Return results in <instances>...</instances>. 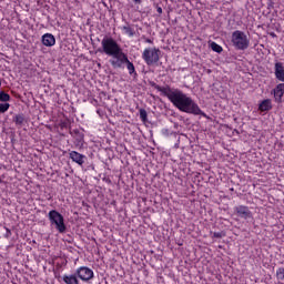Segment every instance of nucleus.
Wrapping results in <instances>:
<instances>
[{
    "label": "nucleus",
    "instance_id": "f257e3e1",
    "mask_svg": "<svg viewBox=\"0 0 284 284\" xmlns=\"http://www.w3.org/2000/svg\"><path fill=\"white\" fill-rule=\"evenodd\" d=\"M101 45H102V52H104L106 57H111V59L109 60V63L111 65L118 62L125 54L123 52V49H121V45H119L116 40L112 38H104L101 41Z\"/></svg>",
    "mask_w": 284,
    "mask_h": 284
},
{
    "label": "nucleus",
    "instance_id": "f03ea898",
    "mask_svg": "<svg viewBox=\"0 0 284 284\" xmlns=\"http://www.w3.org/2000/svg\"><path fill=\"white\" fill-rule=\"evenodd\" d=\"M179 110L181 112H186L187 114H195L201 116H207L204 112H202L199 104H195L192 101V98L186 97L185 93L179 91Z\"/></svg>",
    "mask_w": 284,
    "mask_h": 284
},
{
    "label": "nucleus",
    "instance_id": "7ed1b4c3",
    "mask_svg": "<svg viewBox=\"0 0 284 284\" xmlns=\"http://www.w3.org/2000/svg\"><path fill=\"white\" fill-rule=\"evenodd\" d=\"M232 43L236 50H247L250 48V40L243 31H234L232 33Z\"/></svg>",
    "mask_w": 284,
    "mask_h": 284
},
{
    "label": "nucleus",
    "instance_id": "20e7f679",
    "mask_svg": "<svg viewBox=\"0 0 284 284\" xmlns=\"http://www.w3.org/2000/svg\"><path fill=\"white\" fill-rule=\"evenodd\" d=\"M49 221L51 223V225H53L55 227V230H58V232H60V234H63L67 230L65 227V222L63 220V215H61V213H59L55 210H52L49 212Z\"/></svg>",
    "mask_w": 284,
    "mask_h": 284
},
{
    "label": "nucleus",
    "instance_id": "39448f33",
    "mask_svg": "<svg viewBox=\"0 0 284 284\" xmlns=\"http://www.w3.org/2000/svg\"><path fill=\"white\" fill-rule=\"evenodd\" d=\"M160 57L161 50L156 48H146L142 53V59L146 65H154V63H159Z\"/></svg>",
    "mask_w": 284,
    "mask_h": 284
},
{
    "label": "nucleus",
    "instance_id": "423d86ee",
    "mask_svg": "<svg viewBox=\"0 0 284 284\" xmlns=\"http://www.w3.org/2000/svg\"><path fill=\"white\" fill-rule=\"evenodd\" d=\"M126 65V70H129V74H136V69L134 68V63L128 59V54H123L113 65L112 68L121 69Z\"/></svg>",
    "mask_w": 284,
    "mask_h": 284
},
{
    "label": "nucleus",
    "instance_id": "0eeeda50",
    "mask_svg": "<svg viewBox=\"0 0 284 284\" xmlns=\"http://www.w3.org/2000/svg\"><path fill=\"white\" fill-rule=\"evenodd\" d=\"M75 274L78 277H80L81 281H92L94 278V271L92 268L87 266H81L75 271Z\"/></svg>",
    "mask_w": 284,
    "mask_h": 284
},
{
    "label": "nucleus",
    "instance_id": "6e6552de",
    "mask_svg": "<svg viewBox=\"0 0 284 284\" xmlns=\"http://www.w3.org/2000/svg\"><path fill=\"white\" fill-rule=\"evenodd\" d=\"M235 214L240 216V219H244L245 221H247V219H252V211H250V207L245 205L236 206Z\"/></svg>",
    "mask_w": 284,
    "mask_h": 284
},
{
    "label": "nucleus",
    "instance_id": "1a4fd4ad",
    "mask_svg": "<svg viewBox=\"0 0 284 284\" xmlns=\"http://www.w3.org/2000/svg\"><path fill=\"white\" fill-rule=\"evenodd\" d=\"M42 43L47 48H52L57 43V39L52 33H45L42 36Z\"/></svg>",
    "mask_w": 284,
    "mask_h": 284
},
{
    "label": "nucleus",
    "instance_id": "9d476101",
    "mask_svg": "<svg viewBox=\"0 0 284 284\" xmlns=\"http://www.w3.org/2000/svg\"><path fill=\"white\" fill-rule=\"evenodd\" d=\"M273 94L275 97V101H277V103H281V101H283L284 83L277 84L276 88L273 90Z\"/></svg>",
    "mask_w": 284,
    "mask_h": 284
},
{
    "label": "nucleus",
    "instance_id": "9b49d317",
    "mask_svg": "<svg viewBox=\"0 0 284 284\" xmlns=\"http://www.w3.org/2000/svg\"><path fill=\"white\" fill-rule=\"evenodd\" d=\"M70 159L74 162L78 163V165H83V163H85V155L77 152V151H72L70 153Z\"/></svg>",
    "mask_w": 284,
    "mask_h": 284
},
{
    "label": "nucleus",
    "instance_id": "f8f14e48",
    "mask_svg": "<svg viewBox=\"0 0 284 284\" xmlns=\"http://www.w3.org/2000/svg\"><path fill=\"white\" fill-rule=\"evenodd\" d=\"M275 77L284 83V67L281 62L275 63Z\"/></svg>",
    "mask_w": 284,
    "mask_h": 284
},
{
    "label": "nucleus",
    "instance_id": "ddd939ff",
    "mask_svg": "<svg viewBox=\"0 0 284 284\" xmlns=\"http://www.w3.org/2000/svg\"><path fill=\"white\" fill-rule=\"evenodd\" d=\"M258 110L261 112H270V110H272V100L266 99L262 101L258 105Z\"/></svg>",
    "mask_w": 284,
    "mask_h": 284
},
{
    "label": "nucleus",
    "instance_id": "4468645a",
    "mask_svg": "<svg viewBox=\"0 0 284 284\" xmlns=\"http://www.w3.org/2000/svg\"><path fill=\"white\" fill-rule=\"evenodd\" d=\"M62 281L65 284H79V278H77V275H74V274L63 275Z\"/></svg>",
    "mask_w": 284,
    "mask_h": 284
},
{
    "label": "nucleus",
    "instance_id": "2eb2a0df",
    "mask_svg": "<svg viewBox=\"0 0 284 284\" xmlns=\"http://www.w3.org/2000/svg\"><path fill=\"white\" fill-rule=\"evenodd\" d=\"M168 97H169L170 101L173 102V105H175V108H179V92L169 91Z\"/></svg>",
    "mask_w": 284,
    "mask_h": 284
},
{
    "label": "nucleus",
    "instance_id": "dca6fc26",
    "mask_svg": "<svg viewBox=\"0 0 284 284\" xmlns=\"http://www.w3.org/2000/svg\"><path fill=\"white\" fill-rule=\"evenodd\" d=\"M123 34H126V37H134V29H132L130 26L122 27Z\"/></svg>",
    "mask_w": 284,
    "mask_h": 284
},
{
    "label": "nucleus",
    "instance_id": "f3484780",
    "mask_svg": "<svg viewBox=\"0 0 284 284\" xmlns=\"http://www.w3.org/2000/svg\"><path fill=\"white\" fill-rule=\"evenodd\" d=\"M211 49L213 50V52H217V54H221V52H223V47H221L216 42L211 43Z\"/></svg>",
    "mask_w": 284,
    "mask_h": 284
},
{
    "label": "nucleus",
    "instance_id": "a211bd4d",
    "mask_svg": "<svg viewBox=\"0 0 284 284\" xmlns=\"http://www.w3.org/2000/svg\"><path fill=\"white\" fill-rule=\"evenodd\" d=\"M0 101H3V102L10 101V94H8L3 91H0Z\"/></svg>",
    "mask_w": 284,
    "mask_h": 284
},
{
    "label": "nucleus",
    "instance_id": "6ab92c4d",
    "mask_svg": "<svg viewBox=\"0 0 284 284\" xmlns=\"http://www.w3.org/2000/svg\"><path fill=\"white\" fill-rule=\"evenodd\" d=\"M140 119L141 121H143V123H145V121H148V111H145L144 109L140 110Z\"/></svg>",
    "mask_w": 284,
    "mask_h": 284
},
{
    "label": "nucleus",
    "instance_id": "aec40b11",
    "mask_svg": "<svg viewBox=\"0 0 284 284\" xmlns=\"http://www.w3.org/2000/svg\"><path fill=\"white\" fill-rule=\"evenodd\" d=\"M276 276H277L278 281H284V267H280L276 271Z\"/></svg>",
    "mask_w": 284,
    "mask_h": 284
},
{
    "label": "nucleus",
    "instance_id": "412c9836",
    "mask_svg": "<svg viewBox=\"0 0 284 284\" xmlns=\"http://www.w3.org/2000/svg\"><path fill=\"white\" fill-rule=\"evenodd\" d=\"M10 110V103H1L0 104V112L3 114V112H8Z\"/></svg>",
    "mask_w": 284,
    "mask_h": 284
},
{
    "label": "nucleus",
    "instance_id": "4be33fe9",
    "mask_svg": "<svg viewBox=\"0 0 284 284\" xmlns=\"http://www.w3.org/2000/svg\"><path fill=\"white\" fill-rule=\"evenodd\" d=\"M14 121L17 125H22L24 121L23 115H16Z\"/></svg>",
    "mask_w": 284,
    "mask_h": 284
},
{
    "label": "nucleus",
    "instance_id": "5701e85b",
    "mask_svg": "<svg viewBox=\"0 0 284 284\" xmlns=\"http://www.w3.org/2000/svg\"><path fill=\"white\" fill-rule=\"evenodd\" d=\"M225 236V232H214L213 233V239H223Z\"/></svg>",
    "mask_w": 284,
    "mask_h": 284
},
{
    "label": "nucleus",
    "instance_id": "b1692460",
    "mask_svg": "<svg viewBox=\"0 0 284 284\" xmlns=\"http://www.w3.org/2000/svg\"><path fill=\"white\" fill-rule=\"evenodd\" d=\"M158 12H159V14H162V12H163V9L161 8V7H158Z\"/></svg>",
    "mask_w": 284,
    "mask_h": 284
},
{
    "label": "nucleus",
    "instance_id": "393cba45",
    "mask_svg": "<svg viewBox=\"0 0 284 284\" xmlns=\"http://www.w3.org/2000/svg\"><path fill=\"white\" fill-rule=\"evenodd\" d=\"M135 3H141L143 0H133Z\"/></svg>",
    "mask_w": 284,
    "mask_h": 284
},
{
    "label": "nucleus",
    "instance_id": "a878e982",
    "mask_svg": "<svg viewBox=\"0 0 284 284\" xmlns=\"http://www.w3.org/2000/svg\"><path fill=\"white\" fill-rule=\"evenodd\" d=\"M162 132H163V134H165V132H168V130H163Z\"/></svg>",
    "mask_w": 284,
    "mask_h": 284
},
{
    "label": "nucleus",
    "instance_id": "bb28decb",
    "mask_svg": "<svg viewBox=\"0 0 284 284\" xmlns=\"http://www.w3.org/2000/svg\"><path fill=\"white\" fill-rule=\"evenodd\" d=\"M0 88H1V80H0Z\"/></svg>",
    "mask_w": 284,
    "mask_h": 284
}]
</instances>
